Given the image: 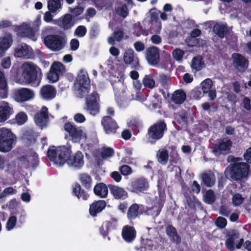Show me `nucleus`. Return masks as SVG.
<instances>
[{
    "label": "nucleus",
    "instance_id": "obj_23",
    "mask_svg": "<svg viewBox=\"0 0 251 251\" xmlns=\"http://www.w3.org/2000/svg\"><path fill=\"white\" fill-rule=\"evenodd\" d=\"M13 113L12 106L7 102L2 101L0 105V123L6 121Z\"/></svg>",
    "mask_w": 251,
    "mask_h": 251
},
{
    "label": "nucleus",
    "instance_id": "obj_1",
    "mask_svg": "<svg viewBox=\"0 0 251 251\" xmlns=\"http://www.w3.org/2000/svg\"><path fill=\"white\" fill-rule=\"evenodd\" d=\"M22 76L26 83L33 86H37L40 82L42 74L41 69L35 64L26 62L22 66Z\"/></svg>",
    "mask_w": 251,
    "mask_h": 251
},
{
    "label": "nucleus",
    "instance_id": "obj_16",
    "mask_svg": "<svg viewBox=\"0 0 251 251\" xmlns=\"http://www.w3.org/2000/svg\"><path fill=\"white\" fill-rule=\"evenodd\" d=\"M124 61L126 64L129 65L131 68L137 69L139 66V60L131 49L126 50L124 54Z\"/></svg>",
    "mask_w": 251,
    "mask_h": 251
},
{
    "label": "nucleus",
    "instance_id": "obj_35",
    "mask_svg": "<svg viewBox=\"0 0 251 251\" xmlns=\"http://www.w3.org/2000/svg\"><path fill=\"white\" fill-rule=\"evenodd\" d=\"M79 179L82 185L87 190H91L92 179L89 175L85 173L80 174Z\"/></svg>",
    "mask_w": 251,
    "mask_h": 251
},
{
    "label": "nucleus",
    "instance_id": "obj_63",
    "mask_svg": "<svg viewBox=\"0 0 251 251\" xmlns=\"http://www.w3.org/2000/svg\"><path fill=\"white\" fill-rule=\"evenodd\" d=\"M119 14L123 18H126L128 15V10L126 4L122 5L119 9Z\"/></svg>",
    "mask_w": 251,
    "mask_h": 251
},
{
    "label": "nucleus",
    "instance_id": "obj_17",
    "mask_svg": "<svg viewBox=\"0 0 251 251\" xmlns=\"http://www.w3.org/2000/svg\"><path fill=\"white\" fill-rule=\"evenodd\" d=\"M146 58L151 65L155 66L159 61V51L157 47L152 46L148 48L146 52Z\"/></svg>",
    "mask_w": 251,
    "mask_h": 251
},
{
    "label": "nucleus",
    "instance_id": "obj_26",
    "mask_svg": "<svg viewBox=\"0 0 251 251\" xmlns=\"http://www.w3.org/2000/svg\"><path fill=\"white\" fill-rule=\"evenodd\" d=\"M8 95V86L4 73L0 70V97L5 99Z\"/></svg>",
    "mask_w": 251,
    "mask_h": 251
},
{
    "label": "nucleus",
    "instance_id": "obj_55",
    "mask_svg": "<svg viewBox=\"0 0 251 251\" xmlns=\"http://www.w3.org/2000/svg\"><path fill=\"white\" fill-rule=\"evenodd\" d=\"M87 33V28L84 25L78 26L75 30V34L78 37H84Z\"/></svg>",
    "mask_w": 251,
    "mask_h": 251
},
{
    "label": "nucleus",
    "instance_id": "obj_28",
    "mask_svg": "<svg viewBox=\"0 0 251 251\" xmlns=\"http://www.w3.org/2000/svg\"><path fill=\"white\" fill-rule=\"evenodd\" d=\"M73 193L78 199H81L83 201H87L89 198V195L78 183H75L73 186Z\"/></svg>",
    "mask_w": 251,
    "mask_h": 251
},
{
    "label": "nucleus",
    "instance_id": "obj_48",
    "mask_svg": "<svg viewBox=\"0 0 251 251\" xmlns=\"http://www.w3.org/2000/svg\"><path fill=\"white\" fill-rule=\"evenodd\" d=\"M50 69L60 74H63L65 72V66L59 62H54L52 64Z\"/></svg>",
    "mask_w": 251,
    "mask_h": 251
},
{
    "label": "nucleus",
    "instance_id": "obj_45",
    "mask_svg": "<svg viewBox=\"0 0 251 251\" xmlns=\"http://www.w3.org/2000/svg\"><path fill=\"white\" fill-rule=\"evenodd\" d=\"M204 201L208 204H212L215 201V195L213 190H207L204 196Z\"/></svg>",
    "mask_w": 251,
    "mask_h": 251
},
{
    "label": "nucleus",
    "instance_id": "obj_50",
    "mask_svg": "<svg viewBox=\"0 0 251 251\" xmlns=\"http://www.w3.org/2000/svg\"><path fill=\"white\" fill-rule=\"evenodd\" d=\"M60 75V74L50 69V71L47 75V78L50 82L54 83L59 80Z\"/></svg>",
    "mask_w": 251,
    "mask_h": 251
},
{
    "label": "nucleus",
    "instance_id": "obj_27",
    "mask_svg": "<svg viewBox=\"0 0 251 251\" xmlns=\"http://www.w3.org/2000/svg\"><path fill=\"white\" fill-rule=\"evenodd\" d=\"M213 31L221 39L223 38L226 35L229 33L226 24H223L220 23H216L214 25Z\"/></svg>",
    "mask_w": 251,
    "mask_h": 251
},
{
    "label": "nucleus",
    "instance_id": "obj_46",
    "mask_svg": "<svg viewBox=\"0 0 251 251\" xmlns=\"http://www.w3.org/2000/svg\"><path fill=\"white\" fill-rule=\"evenodd\" d=\"M202 182L206 186L210 187L214 184V180L207 173H203L201 175Z\"/></svg>",
    "mask_w": 251,
    "mask_h": 251
},
{
    "label": "nucleus",
    "instance_id": "obj_21",
    "mask_svg": "<svg viewBox=\"0 0 251 251\" xmlns=\"http://www.w3.org/2000/svg\"><path fill=\"white\" fill-rule=\"evenodd\" d=\"M110 193L116 200H125L128 197L127 192L122 187L114 184H108Z\"/></svg>",
    "mask_w": 251,
    "mask_h": 251
},
{
    "label": "nucleus",
    "instance_id": "obj_41",
    "mask_svg": "<svg viewBox=\"0 0 251 251\" xmlns=\"http://www.w3.org/2000/svg\"><path fill=\"white\" fill-rule=\"evenodd\" d=\"M13 38L11 35L0 38V45L5 50H8L13 43Z\"/></svg>",
    "mask_w": 251,
    "mask_h": 251
},
{
    "label": "nucleus",
    "instance_id": "obj_57",
    "mask_svg": "<svg viewBox=\"0 0 251 251\" xmlns=\"http://www.w3.org/2000/svg\"><path fill=\"white\" fill-rule=\"evenodd\" d=\"M201 107L203 110L208 112L210 113L211 111V108L212 109V111L215 112L217 110V106H212L209 102H205L203 103L201 105Z\"/></svg>",
    "mask_w": 251,
    "mask_h": 251
},
{
    "label": "nucleus",
    "instance_id": "obj_64",
    "mask_svg": "<svg viewBox=\"0 0 251 251\" xmlns=\"http://www.w3.org/2000/svg\"><path fill=\"white\" fill-rule=\"evenodd\" d=\"M244 159L248 164H251V147L247 149L243 155Z\"/></svg>",
    "mask_w": 251,
    "mask_h": 251
},
{
    "label": "nucleus",
    "instance_id": "obj_32",
    "mask_svg": "<svg viewBox=\"0 0 251 251\" xmlns=\"http://www.w3.org/2000/svg\"><path fill=\"white\" fill-rule=\"evenodd\" d=\"M41 92L43 97L47 99L54 98L56 93L55 89L50 85L43 86L41 89Z\"/></svg>",
    "mask_w": 251,
    "mask_h": 251
},
{
    "label": "nucleus",
    "instance_id": "obj_8",
    "mask_svg": "<svg viewBox=\"0 0 251 251\" xmlns=\"http://www.w3.org/2000/svg\"><path fill=\"white\" fill-rule=\"evenodd\" d=\"M75 84L77 86L78 91L81 97L89 92L90 89V80L86 72L80 71L76 77Z\"/></svg>",
    "mask_w": 251,
    "mask_h": 251
},
{
    "label": "nucleus",
    "instance_id": "obj_60",
    "mask_svg": "<svg viewBox=\"0 0 251 251\" xmlns=\"http://www.w3.org/2000/svg\"><path fill=\"white\" fill-rule=\"evenodd\" d=\"M109 229L107 226H105V225L103 223L99 228V231L100 235H101L103 238L107 237L108 239L109 240L110 238L108 236Z\"/></svg>",
    "mask_w": 251,
    "mask_h": 251
},
{
    "label": "nucleus",
    "instance_id": "obj_25",
    "mask_svg": "<svg viewBox=\"0 0 251 251\" xmlns=\"http://www.w3.org/2000/svg\"><path fill=\"white\" fill-rule=\"evenodd\" d=\"M108 189V185L107 186L103 182H100L95 185L93 189V192L98 197L105 199L107 197Z\"/></svg>",
    "mask_w": 251,
    "mask_h": 251
},
{
    "label": "nucleus",
    "instance_id": "obj_3",
    "mask_svg": "<svg viewBox=\"0 0 251 251\" xmlns=\"http://www.w3.org/2000/svg\"><path fill=\"white\" fill-rule=\"evenodd\" d=\"M240 234L235 229H232L228 232L226 234L227 238L225 241V246L229 251H234L236 249H240L243 245L245 249L249 251H251V241L247 240L244 243V239L239 238Z\"/></svg>",
    "mask_w": 251,
    "mask_h": 251
},
{
    "label": "nucleus",
    "instance_id": "obj_11",
    "mask_svg": "<svg viewBox=\"0 0 251 251\" xmlns=\"http://www.w3.org/2000/svg\"><path fill=\"white\" fill-rule=\"evenodd\" d=\"M232 145L230 139H221L213 145L212 152L216 155L226 154L229 152Z\"/></svg>",
    "mask_w": 251,
    "mask_h": 251
},
{
    "label": "nucleus",
    "instance_id": "obj_52",
    "mask_svg": "<svg viewBox=\"0 0 251 251\" xmlns=\"http://www.w3.org/2000/svg\"><path fill=\"white\" fill-rule=\"evenodd\" d=\"M17 222V218L16 216H12L8 219L6 225V228L9 231L12 230L15 226Z\"/></svg>",
    "mask_w": 251,
    "mask_h": 251
},
{
    "label": "nucleus",
    "instance_id": "obj_36",
    "mask_svg": "<svg viewBox=\"0 0 251 251\" xmlns=\"http://www.w3.org/2000/svg\"><path fill=\"white\" fill-rule=\"evenodd\" d=\"M156 157L158 161L163 164L165 165L169 159V152L166 149H159L156 154Z\"/></svg>",
    "mask_w": 251,
    "mask_h": 251
},
{
    "label": "nucleus",
    "instance_id": "obj_4",
    "mask_svg": "<svg viewBox=\"0 0 251 251\" xmlns=\"http://www.w3.org/2000/svg\"><path fill=\"white\" fill-rule=\"evenodd\" d=\"M15 135L9 129L0 128V151L7 152L13 148L16 140Z\"/></svg>",
    "mask_w": 251,
    "mask_h": 251
},
{
    "label": "nucleus",
    "instance_id": "obj_40",
    "mask_svg": "<svg viewBox=\"0 0 251 251\" xmlns=\"http://www.w3.org/2000/svg\"><path fill=\"white\" fill-rule=\"evenodd\" d=\"M133 29V34L137 37L142 35L146 36L148 34V31L143 28L140 22L134 24Z\"/></svg>",
    "mask_w": 251,
    "mask_h": 251
},
{
    "label": "nucleus",
    "instance_id": "obj_51",
    "mask_svg": "<svg viewBox=\"0 0 251 251\" xmlns=\"http://www.w3.org/2000/svg\"><path fill=\"white\" fill-rule=\"evenodd\" d=\"M119 171L121 174L124 176H127L130 175L133 170L132 168L127 165H123L120 167Z\"/></svg>",
    "mask_w": 251,
    "mask_h": 251
},
{
    "label": "nucleus",
    "instance_id": "obj_14",
    "mask_svg": "<svg viewBox=\"0 0 251 251\" xmlns=\"http://www.w3.org/2000/svg\"><path fill=\"white\" fill-rule=\"evenodd\" d=\"M34 97V91L30 89L22 88L14 92V99L19 102H23L32 99Z\"/></svg>",
    "mask_w": 251,
    "mask_h": 251
},
{
    "label": "nucleus",
    "instance_id": "obj_53",
    "mask_svg": "<svg viewBox=\"0 0 251 251\" xmlns=\"http://www.w3.org/2000/svg\"><path fill=\"white\" fill-rule=\"evenodd\" d=\"M27 116L24 112H20L16 116V121L19 125L24 124L27 120Z\"/></svg>",
    "mask_w": 251,
    "mask_h": 251
},
{
    "label": "nucleus",
    "instance_id": "obj_42",
    "mask_svg": "<svg viewBox=\"0 0 251 251\" xmlns=\"http://www.w3.org/2000/svg\"><path fill=\"white\" fill-rule=\"evenodd\" d=\"M159 82L161 86L165 89H168L170 87V79L166 75L162 74L159 75Z\"/></svg>",
    "mask_w": 251,
    "mask_h": 251
},
{
    "label": "nucleus",
    "instance_id": "obj_31",
    "mask_svg": "<svg viewBox=\"0 0 251 251\" xmlns=\"http://www.w3.org/2000/svg\"><path fill=\"white\" fill-rule=\"evenodd\" d=\"M163 204L161 201L156 202L151 207H147L145 213L147 215H150L153 217H157L163 207Z\"/></svg>",
    "mask_w": 251,
    "mask_h": 251
},
{
    "label": "nucleus",
    "instance_id": "obj_37",
    "mask_svg": "<svg viewBox=\"0 0 251 251\" xmlns=\"http://www.w3.org/2000/svg\"><path fill=\"white\" fill-rule=\"evenodd\" d=\"M204 63L201 56H195L192 61L191 68L197 71L201 70L204 67Z\"/></svg>",
    "mask_w": 251,
    "mask_h": 251
},
{
    "label": "nucleus",
    "instance_id": "obj_43",
    "mask_svg": "<svg viewBox=\"0 0 251 251\" xmlns=\"http://www.w3.org/2000/svg\"><path fill=\"white\" fill-rule=\"evenodd\" d=\"M22 36L26 37L35 40V33L33 28L30 26H25L21 33Z\"/></svg>",
    "mask_w": 251,
    "mask_h": 251
},
{
    "label": "nucleus",
    "instance_id": "obj_5",
    "mask_svg": "<svg viewBox=\"0 0 251 251\" xmlns=\"http://www.w3.org/2000/svg\"><path fill=\"white\" fill-rule=\"evenodd\" d=\"M167 130V126L164 120L157 121L154 124L150 126L148 129L147 136L151 141V143H154L156 141L162 139L165 132Z\"/></svg>",
    "mask_w": 251,
    "mask_h": 251
},
{
    "label": "nucleus",
    "instance_id": "obj_61",
    "mask_svg": "<svg viewBox=\"0 0 251 251\" xmlns=\"http://www.w3.org/2000/svg\"><path fill=\"white\" fill-rule=\"evenodd\" d=\"M117 219L115 218H112L109 221H105L104 222V224L105 226L110 229L111 228H115L117 226Z\"/></svg>",
    "mask_w": 251,
    "mask_h": 251
},
{
    "label": "nucleus",
    "instance_id": "obj_38",
    "mask_svg": "<svg viewBox=\"0 0 251 251\" xmlns=\"http://www.w3.org/2000/svg\"><path fill=\"white\" fill-rule=\"evenodd\" d=\"M175 119L179 124L187 125L188 123V113L186 111L182 110L176 114Z\"/></svg>",
    "mask_w": 251,
    "mask_h": 251
},
{
    "label": "nucleus",
    "instance_id": "obj_34",
    "mask_svg": "<svg viewBox=\"0 0 251 251\" xmlns=\"http://www.w3.org/2000/svg\"><path fill=\"white\" fill-rule=\"evenodd\" d=\"M154 74L151 73L144 76L142 80V84L145 88L152 89L155 87Z\"/></svg>",
    "mask_w": 251,
    "mask_h": 251
},
{
    "label": "nucleus",
    "instance_id": "obj_58",
    "mask_svg": "<svg viewBox=\"0 0 251 251\" xmlns=\"http://www.w3.org/2000/svg\"><path fill=\"white\" fill-rule=\"evenodd\" d=\"M184 54V51L179 49H175L173 52L174 58L177 61L181 60Z\"/></svg>",
    "mask_w": 251,
    "mask_h": 251
},
{
    "label": "nucleus",
    "instance_id": "obj_6",
    "mask_svg": "<svg viewBox=\"0 0 251 251\" xmlns=\"http://www.w3.org/2000/svg\"><path fill=\"white\" fill-rule=\"evenodd\" d=\"M64 129L69 134L71 140L74 143H80L81 140L85 141L87 139V135L81 127L77 126L73 123H65Z\"/></svg>",
    "mask_w": 251,
    "mask_h": 251
},
{
    "label": "nucleus",
    "instance_id": "obj_2",
    "mask_svg": "<svg viewBox=\"0 0 251 251\" xmlns=\"http://www.w3.org/2000/svg\"><path fill=\"white\" fill-rule=\"evenodd\" d=\"M228 169L231 179L237 182L247 179L251 172L250 166L247 163H230Z\"/></svg>",
    "mask_w": 251,
    "mask_h": 251
},
{
    "label": "nucleus",
    "instance_id": "obj_10",
    "mask_svg": "<svg viewBox=\"0 0 251 251\" xmlns=\"http://www.w3.org/2000/svg\"><path fill=\"white\" fill-rule=\"evenodd\" d=\"M129 186L132 192L144 193L149 189L150 184L147 178L141 176L132 180Z\"/></svg>",
    "mask_w": 251,
    "mask_h": 251
},
{
    "label": "nucleus",
    "instance_id": "obj_54",
    "mask_svg": "<svg viewBox=\"0 0 251 251\" xmlns=\"http://www.w3.org/2000/svg\"><path fill=\"white\" fill-rule=\"evenodd\" d=\"M47 156L50 161H53L56 164L58 148L56 150L49 149L47 151Z\"/></svg>",
    "mask_w": 251,
    "mask_h": 251
},
{
    "label": "nucleus",
    "instance_id": "obj_13",
    "mask_svg": "<svg viewBox=\"0 0 251 251\" xmlns=\"http://www.w3.org/2000/svg\"><path fill=\"white\" fill-rule=\"evenodd\" d=\"M101 124L104 132L108 134L115 133L119 128L116 121L109 116H104L101 119Z\"/></svg>",
    "mask_w": 251,
    "mask_h": 251
},
{
    "label": "nucleus",
    "instance_id": "obj_39",
    "mask_svg": "<svg viewBox=\"0 0 251 251\" xmlns=\"http://www.w3.org/2000/svg\"><path fill=\"white\" fill-rule=\"evenodd\" d=\"M48 8L52 13H55L61 8V0H49Z\"/></svg>",
    "mask_w": 251,
    "mask_h": 251
},
{
    "label": "nucleus",
    "instance_id": "obj_49",
    "mask_svg": "<svg viewBox=\"0 0 251 251\" xmlns=\"http://www.w3.org/2000/svg\"><path fill=\"white\" fill-rule=\"evenodd\" d=\"M212 86V81L210 78H207L201 83V89L204 94L207 93L211 90Z\"/></svg>",
    "mask_w": 251,
    "mask_h": 251
},
{
    "label": "nucleus",
    "instance_id": "obj_47",
    "mask_svg": "<svg viewBox=\"0 0 251 251\" xmlns=\"http://www.w3.org/2000/svg\"><path fill=\"white\" fill-rule=\"evenodd\" d=\"M15 54L19 57L26 56L28 53V47L26 45L21 46L15 50Z\"/></svg>",
    "mask_w": 251,
    "mask_h": 251
},
{
    "label": "nucleus",
    "instance_id": "obj_20",
    "mask_svg": "<svg viewBox=\"0 0 251 251\" xmlns=\"http://www.w3.org/2000/svg\"><path fill=\"white\" fill-rule=\"evenodd\" d=\"M106 206V202L104 200L94 201L89 206V214L93 217H96L98 214L103 211Z\"/></svg>",
    "mask_w": 251,
    "mask_h": 251
},
{
    "label": "nucleus",
    "instance_id": "obj_7",
    "mask_svg": "<svg viewBox=\"0 0 251 251\" xmlns=\"http://www.w3.org/2000/svg\"><path fill=\"white\" fill-rule=\"evenodd\" d=\"M44 44L52 51H58L64 48L66 39L59 35L50 34L44 37Z\"/></svg>",
    "mask_w": 251,
    "mask_h": 251
},
{
    "label": "nucleus",
    "instance_id": "obj_18",
    "mask_svg": "<svg viewBox=\"0 0 251 251\" xmlns=\"http://www.w3.org/2000/svg\"><path fill=\"white\" fill-rule=\"evenodd\" d=\"M69 166L80 169L84 163V156L80 151H77L73 155L71 154L70 157L66 163Z\"/></svg>",
    "mask_w": 251,
    "mask_h": 251
},
{
    "label": "nucleus",
    "instance_id": "obj_9",
    "mask_svg": "<svg viewBox=\"0 0 251 251\" xmlns=\"http://www.w3.org/2000/svg\"><path fill=\"white\" fill-rule=\"evenodd\" d=\"M99 96L97 92H93L85 98V109L91 115L95 116L99 113Z\"/></svg>",
    "mask_w": 251,
    "mask_h": 251
},
{
    "label": "nucleus",
    "instance_id": "obj_59",
    "mask_svg": "<svg viewBox=\"0 0 251 251\" xmlns=\"http://www.w3.org/2000/svg\"><path fill=\"white\" fill-rule=\"evenodd\" d=\"M243 201L244 199L240 194L237 193L233 196L232 202L234 205L238 206L240 205Z\"/></svg>",
    "mask_w": 251,
    "mask_h": 251
},
{
    "label": "nucleus",
    "instance_id": "obj_12",
    "mask_svg": "<svg viewBox=\"0 0 251 251\" xmlns=\"http://www.w3.org/2000/svg\"><path fill=\"white\" fill-rule=\"evenodd\" d=\"M231 58L233 66L238 72L243 73L248 69L249 61L244 55L239 53H233Z\"/></svg>",
    "mask_w": 251,
    "mask_h": 251
},
{
    "label": "nucleus",
    "instance_id": "obj_62",
    "mask_svg": "<svg viewBox=\"0 0 251 251\" xmlns=\"http://www.w3.org/2000/svg\"><path fill=\"white\" fill-rule=\"evenodd\" d=\"M113 35L116 41L120 42L124 38V32L123 30L118 29L114 31L113 33Z\"/></svg>",
    "mask_w": 251,
    "mask_h": 251
},
{
    "label": "nucleus",
    "instance_id": "obj_19",
    "mask_svg": "<svg viewBox=\"0 0 251 251\" xmlns=\"http://www.w3.org/2000/svg\"><path fill=\"white\" fill-rule=\"evenodd\" d=\"M121 235L126 242L132 243L136 238V230L133 226L126 225L122 228Z\"/></svg>",
    "mask_w": 251,
    "mask_h": 251
},
{
    "label": "nucleus",
    "instance_id": "obj_33",
    "mask_svg": "<svg viewBox=\"0 0 251 251\" xmlns=\"http://www.w3.org/2000/svg\"><path fill=\"white\" fill-rule=\"evenodd\" d=\"M142 213H140L139 206L137 203L132 204L128 209L127 212V218L131 221L135 220Z\"/></svg>",
    "mask_w": 251,
    "mask_h": 251
},
{
    "label": "nucleus",
    "instance_id": "obj_30",
    "mask_svg": "<svg viewBox=\"0 0 251 251\" xmlns=\"http://www.w3.org/2000/svg\"><path fill=\"white\" fill-rule=\"evenodd\" d=\"M186 99V94L182 89L176 90L172 94L171 100L176 104H180L184 102Z\"/></svg>",
    "mask_w": 251,
    "mask_h": 251
},
{
    "label": "nucleus",
    "instance_id": "obj_22",
    "mask_svg": "<svg viewBox=\"0 0 251 251\" xmlns=\"http://www.w3.org/2000/svg\"><path fill=\"white\" fill-rule=\"evenodd\" d=\"M48 119V109L45 106H43L40 111L37 112L34 116L36 124L42 127L46 126Z\"/></svg>",
    "mask_w": 251,
    "mask_h": 251
},
{
    "label": "nucleus",
    "instance_id": "obj_44",
    "mask_svg": "<svg viewBox=\"0 0 251 251\" xmlns=\"http://www.w3.org/2000/svg\"><path fill=\"white\" fill-rule=\"evenodd\" d=\"M114 153V151L112 148L110 147H103L101 148L100 156L102 159H105L108 157L112 156Z\"/></svg>",
    "mask_w": 251,
    "mask_h": 251
},
{
    "label": "nucleus",
    "instance_id": "obj_29",
    "mask_svg": "<svg viewBox=\"0 0 251 251\" xmlns=\"http://www.w3.org/2000/svg\"><path fill=\"white\" fill-rule=\"evenodd\" d=\"M166 232L170 239L176 244L181 242V238L179 236L176 228L172 225H168L166 228Z\"/></svg>",
    "mask_w": 251,
    "mask_h": 251
},
{
    "label": "nucleus",
    "instance_id": "obj_56",
    "mask_svg": "<svg viewBox=\"0 0 251 251\" xmlns=\"http://www.w3.org/2000/svg\"><path fill=\"white\" fill-rule=\"evenodd\" d=\"M215 224L220 228H224L227 225V221L226 218L222 217H218L215 221Z\"/></svg>",
    "mask_w": 251,
    "mask_h": 251
},
{
    "label": "nucleus",
    "instance_id": "obj_24",
    "mask_svg": "<svg viewBox=\"0 0 251 251\" xmlns=\"http://www.w3.org/2000/svg\"><path fill=\"white\" fill-rule=\"evenodd\" d=\"M72 20L73 16L71 14H66L61 18L56 20L54 23L64 30H67L71 29L73 26L74 24L72 22Z\"/></svg>",
    "mask_w": 251,
    "mask_h": 251
},
{
    "label": "nucleus",
    "instance_id": "obj_15",
    "mask_svg": "<svg viewBox=\"0 0 251 251\" xmlns=\"http://www.w3.org/2000/svg\"><path fill=\"white\" fill-rule=\"evenodd\" d=\"M71 154L72 150L70 145L58 147L56 164L62 165L67 163Z\"/></svg>",
    "mask_w": 251,
    "mask_h": 251
}]
</instances>
